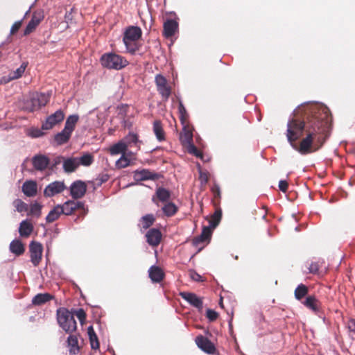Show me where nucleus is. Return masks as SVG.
I'll use <instances>...</instances> for the list:
<instances>
[{"label":"nucleus","instance_id":"1","mask_svg":"<svg viewBox=\"0 0 355 355\" xmlns=\"http://www.w3.org/2000/svg\"><path fill=\"white\" fill-rule=\"evenodd\" d=\"M331 125V116L326 105L306 103L293 111L288 122L287 133H328Z\"/></svg>","mask_w":355,"mask_h":355},{"label":"nucleus","instance_id":"2","mask_svg":"<svg viewBox=\"0 0 355 355\" xmlns=\"http://www.w3.org/2000/svg\"><path fill=\"white\" fill-rule=\"evenodd\" d=\"M291 146L302 155L317 152L327 139V135H286Z\"/></svg>","mask_w":355,"mask_h":355},{"label":"nucleus","instance_id":"3","mask_svg":"<svg viewBox=\"0 0 355 355\" xmlns=\"http://www.w3.org/2000/svg\"><path fill=\"white\" fill-rule=\"evenodd\" d=\"M141 35L142 31L139 26H130L125 29L123 41L127 52L135 54L139 49V40Z\"/></svg>","mask_w":355,"mask_h":355},{"label":"nucleus","instance_id":"4","mask_svg":"<svg viewBox=\"0 0 355 355\" xmlns=\"http://www.w3.org/2000/svg\"><path fill=\"white\" fill-rule=\"evenodd\" d=\"M59 326L67 333L73 334L77 329V323L73 314L66 308H60L56 313Z\"/></svg>","mask_w":355,"mask_h":355},{"label":"nucleus","instance_id":"5","mask_svg":"<svg viewBox=\"0 0 355 355\" xmlns=\"http://www.w3.org/2000/svg\"><path fill=\"white\" fill-rule=\"evenodd\" d=\"M101 64L109 69L120 70L128 64V61L123 56L114 53L103 54L101 58Z\"/></svg>","mask_w":355,"mask_h":355},{"label":"nucleus","instance_id":"6","mask_svg":"<svg viewBox=\"0 0 355 355\" xmlns=\"http://www.w3.org/2000/svg\"><path fill=\"white\" fill-rule=\"evenodd\" d=\"M50 98L49 93H36L26 100L24 103V109L29 112L39 110L41 107L46 105Z\"/></svg>","mask_w":355,"mask_h":355},{"label":"nucleus","instance_id":"7","mask_svg":"<svg viewBox=\"0 0 355 355\" xmlns=\"http://www.w3.org/2000/svg\"><path fill=\"white\" fill-rule=\"evenodd\" d=\"M43 252L42 245L37 242L33 241L29 244V253L31 261L35 267L39 266L42 261Z\"/></svg>","mask_w":355,"mask_h":355},{"label":"nucleus","instance_id":"8","mask_svg":"<svg viewBox=\"0 0 355 355\" xmlns=\"http://www.w3.org/2000/svg\"><path fill=\"white\" fill-rule=\"evenodd\" d=\"M155 81L158 92L164 100H167L171 95V87L168 85L166 78L161 74H157Z\"/></svg>","mask_w":355,"mask_h":355},{"label":"nucleus","instance_id":"9","mask_svg":"<svg viewBox=\"0 0 355 355\" xmlns=\"http://www.w3.org/2000/svg\"><path fill=\"white\" fill-rule=\"evenodd\" d=\"M64 118V112L62 110H58L56 112L46 119L42 125V128L45 130H49L58 123L62 121Z\"/></svg>","mask_w":355,"mask_h":355},{"label":"nucleus","instance_id":"10","mask_svg":"<svg viewBox=\"0 0 355 355\" xmlns=\"http://www.w3.org/2000/svg\"><path fill=\"white\" fill-rule=\"evenodd\" d=\"M66 189L64 182L55 181L48 184L44 191L46 197H53L56 194L62 193Z\"/></svg>","mask_w":355,"mask_h":355},{"label":"nucleus","instance_id":"11","mask_svg":"<svg viewBox=\"0 0 355 355\" xmlns=\"http://www.w3.org/2000/svg\"><path fill=\"white\" fill-rule=\"evenodd\" d=\"M180 295L186 300L190 305L201 311L203 308L202 298L198 297L196 294L190 292H181Z\"/></svg>","mask_w":355,"mask_h":355},{"label":"nucleus","instance_id":"12","mask_svg":"<svg viewBox=\"0 0 355 355\" xmlns=\"http://www.w3.org/2000/svg\"><path fill=\"white\" fill-rule=\"evenodd\" d=\"M171 198V192L164 188L158 187L156 189L155 195L152 197V201L157 206L159 207V202L166 203L169 202Z\"/></svg>","mask_w":355,"mask_h":355},{"label":"nucleus","instance_id":"13","mask_svg":"<svg viewBox=\"0 0 355 355\" xmlns=\"http://www.w3.org/2000/svg\"><path fill=\"white\" fill-rule=\"evenodd\" d=\"M86 191L85 183L80 180L75 181L70 187V193L73 199L81 198L85 196Z\"/></svg>","mask_w":355,"mask_h":355},{"label":"nucleus","instance_id":"14","mask_svg":"<svg viewBox=\"0 0 355 355\" xmlns=\"http://www.w3.org/2000/svg\"><path fill=\"white\" fill-rule=\"evenodd\" d=\"M196 345L205 352L214 354L216 351L214 345L206 337L199 335L196 338Z\"/></svg>","mask_w":355,"mask_h":355},{"label":"nucleus","instance_id":"15","mask_svg":"<svg viewBox=\"0 0 355 355\" xmlns=\"http://www.w3.org/2000/svg\"><path fill=\"white\" fill-rule=\"evenodd\" d=\"M61 208L62 214L69 216L73 214L77 209H84L85 205L82 202L68 200L61 205Z\"/></svg>","mask_w":355,"mask_h":355},{"label":"nucleus","instance_id":"16","mask_svg":"<svg viewBox=\"0 0 355 355\" xmlns=\"http://www.w3.org/2000/svg\"><path fill=\"white\" fill-rule=\"evenodd\" d=\"M302 303L306 308L315 313L320 312L322 309V303L313 295L306 296V299L302 302Z\"/></svg>","mask_w":355,"mask_h":355},{"label":"nucleus","instance_id":"17","mask_svg":"<svg viewBox=\"0 0 355 355\" xmlns=\"http://www.w3.org/2000/svg\"><path fill=\"white\" fill-rule=\"evenodd\" d=\"M162 236L160 230L156 228L150 229L146 234L147 243L153 247H156L160 243Z\"/></svg>","mask_w":355,"mask_h":355},{"label":"nucleus","instance_id":"18","mask_svg":"<svg viewBox=\"0 0 355 355\" xmlns=\"http://www.w3.org/2000/svg\"><path fill=\"white\" fill-rule=\"evenodd\" d=\"M32 162L34 168L37 171H42L47 168L49 164V159L44 155H38L33 157Z\"/></svg>","mask_w":355,"mask_h":355},{"label":"nucleus","instance_id":"19","mask_svg":"<svg viewBox=\"0 0 355 355\" xmlns=\"http://www.w3.org/2000/svg\"><path fill=\"white\" fill-rule=\"evenodd\" d=\"M134 178L137 181L157 180L158 178V175L150 171L149 170L143 169L141 171H135L134 174Z\"/></svg>","mask_w":355,"mask_h":355},{"label":"nucleus","instance_id":"20","mask_svg":"<svg viewBox=\"0 0 355 355\" xmlns=\"http://www.w3.org/2000/svg\"><path fill=\"white\" fill-rule=\"evenodd\" d=\"M178 28V24L173 19H167L164 23V35L166 37L173 36Z\"/></svg>","mask_w":355,"mask_h":355},{"label":"nucleus","instance_id":"21","mask_svg":"<svg viewBox=\"0 0 355 355\" xmlns=\"http://www.w3.org/2000/svg\"><path fill=\"white\" fill-rule=\"evenodd\" d=\"M78 120L79 116L78 114L69 115L66 119L64 128L60 133H72Z\"/></svg>","mask_w":355,"mask_h":355},{"label":"nucleus","instance_id":"22","mask_svg":"<svg viewBox=\"0 0 355 355\" xmlns=\"http://www.w3.org/2000/svg\"><path fill=\"white\" fill-rule=\"evenodd\" d=\"M59 159H64L63 168L67 173H72L79 166L78 157H70L64 159L63 157H59Z\"/></svg>","mask_w":355,"mask_h":355},{"label":"nucleus","instance_id":"23","mask_svg":"<svg viewBox=\"0 0 355 355\" xmlns=\"http://www.w3.org/2000/svg\"><path fill=\"white\" fill-rule=\"evenodd\" d=\"M149 277L153 282L159 283L162 282L164 277V272L161 268L153 266L148 270Z\"/></svg>","mask_w":355,"mask_h":355},{"label":"nucleus","instance_id":"24","mask_svg":"<svg viewBox=\"0 0 355 355\" xmlns=\"http://www.w3.org/2000/svg\"><path fill=\"white\" fill-rule=\"evenodd\" d=\"M42 18L43 17L40 14L34 13L24 30V35H29L32 33L41 22Z\"/></svg>","mask_w":355,"mask_h":355},{"label":"nucleus","instance_id":"25","mask_svg":"<svg viewBox=\"0 0 355 355\" xmlns=\"http://www.w3.org/2000/svg\"><path fill=\"white\" fill-rule=\"evenodd\" d=\"M22 191L28 197H33L37 194V184L35 181H26L22 186Z\"/></svg>","mask_w":355,"mask_h":355},{"label":"nucleus","instance_id":"26","mask_svg":"<svg viewBox=\"0 0 355 355\" xmlns=\"http://www.w3.org/2000/svg\"><path fill=\"white\" fill-rule=\"evenodd\" d=\"M178 110H179V113L180 115V119L182 121V124L183 125L182 133H193V129L190 128L189 126L186 125V119L187 116V113L186 108L184 107L182 101L179 102Z\"/></svg>","mask_w":355,"mask_h":355},{"label":"nucleus","instance_id":"27","mask_svg":"<svg viewBox=\"0 0 355 355\" xmlns=\"http://www.w3.org/2000/svg\"><path fill=\"white\" fill-rule=\"evenodd\" d=\"M69 336L67 338V345L69 348V353L71 354H77L80 352L78 346V338L76 335L69 334Z\"/></svg>","mask_w":355,"mask_h":355},{"label":"nucleus","instance_id":"28","mask_svg":"<svg viewBox=\"0 0 355 355\" xmlns=\"http://www.w3.org/2000/svg\"><path fill=\"white\" fill-rule=\"evenodd\" d=\"M211 235V228L210 227H204L202 231L197 237H195L193 240L194 245H197L200 243L205 242L210 239Z\"/></svg>","mask_w":355,"mask_h":355},{"label":"nucleus","instance_id":"29","mask_svg":"<svg viewBox=\"0 0 355 355\" xmlns=\"http://www.w3.org/2000/svg\"><path fill=\"white\" fill-rule=\"evenodd\" d=\"M33 231V225L25 220L21 222L19 227V233L22 237H28Z\"/></svg>","mask_w":355,"mask_h":355},{"label":"nucleus","instance_id":"30","mask_svg":"<svg viewBox=\"0 0 355 355\" xmlns=\"http://www.w3.org/2000/svg\"><path fill=\"white\" fill-rule=\"evenodd\" d=\"M10 250L16 256H20L24 253L25 248L21 241L15 239L10 244Z\"/></svg>","mask_w":355,"mask_h":355},{"label":"nucleus","instance_id":"31","mask_svg":"<svg viewBox=\"0 0 355 355\" xmlns=\"http://www.w3.org/2000/svg\"><path fill=\"white\" fill-rule=\"evenodd\" d=\"M53 298V296L49 293H39L32 300V304L35 306H41Z\"/></svg>","mask_w":355,"mask_h":355},{"label":"nucleus","instance_id":"32","mask_svg":"<svg viewBox=\"0 0 355 355\" xmlns=\"http://www.w3.org/2000/svg\"><path fill=\"white\" fill-rule=\"evenodd\" d=\"M186 139L188 141V147L187 150L189 153L195 155L197 157L202 158V153L198 149L196 146L191 142L192 141V136L193 135H184Z\"/></svg>","mask_w":355,"mask_h":355},{"label":"nucleus","instance_id":"33","mask_svg":"<svg viewBox=\"0 0 355 355\" xmlns=\"http://www.w3.org/2000/svg\"><path fill=\"white\" fill-rule=\"evenodd\" d=\"M122 141L125 144L126 149L128 147L139 148L140 141L137 138V135H127Z\"/></svg>","mask_w":355,"mask_h":355},{"label":"nucleus","instance_id":"34","mask_svg":"<svg viewBox=\"0 0 355 355\" xmlns=\"http://www.w3.org/2000/svg\"><path fill=\"white\" fill-rule=\"evenodd\" d=\"M164 214L167 217L174 216L178 211V207L172 202L164 203L162 208Z\"/></svg>","mask_w":355,"mask_h":355},{"label":"nucleus","instance_id":"35","mask_svg":"<svg viewBox=\"0 0 355 355\" xmlns=\"http://www.w3.org/2000/svg\"><path fill=\"white\" fill-rule=\"evenodd\" d=\"M62 210L61 208V205H58L57 206L54 207L53 209H51L47 216L46 217V220L47 223H51L56 220L61 214Z\"/></svg>","mask_w":355,"mask_h":355},{"label":"nucleus","instance_id":"36","mask_svg":"<svg viewBox=\"0 0 355 355\" xmlns=\"http://www.w3.org/2000/svg\"><path fill=\"white\" fill-rule=\"evenodd\" d=\"M87 333L89 338V342L91 345V347L93 349H98L99 348V341L98 339V336L94 331V329L92 326H89L87 328Z\"/></svg>","mask_w":355,"mask_h":355},{"label":"nucleus","instance_id":"37","mask_svg":"<svg viewBox=\"0 0 355 355\" xmlns=\"http://www.w3.org/2000/svg\"><path fill=\"white\" fill-rule=\"evenodd\" d=\"M309 288L303 284H299L294 291V295L296 300L300 301L304 297L308 296Z\"/></svg>","mask_w":355,"mask_h":355},{"label":"nucleus","instance_id":"38","mask_svg":"<svg viewBox=\"0 0 355 355\" xmlns=\"http://www.w3.org/2000/svg\"><path fill=\"white\" fill-rule=\"evenodd\" d=\"M26 67H27V64L25 62H23L19 68H17L16 70L10 72L9 73L8 80L18 79L20 77H21L23 73L25 71Z\"/></svg>","mask_w":355,"mask_h":355},{"label":"nucleus","instance_id":"39","mask_svg":"<svg viewBox=\"0 0 355 355\" xmlns=\"http://www.w3.org/2000/svg\"><path fill=\"white\" fill-rule=\"evenodd\" d=\"M222 218V211L220 209H217L214 214L211 216L209 220L210 227L212 229L216 228L219 224Z\"/></svg>","mask_w":355,"mask_h":355},{"label":"nucleus","instance_id":"40","mask_svg":"<svg viewBox=\"0 0 355 355\" xmlns=\"http://www.w3.org/2000/svg\"><path fill=\"white\" fill-rule=\"evenodd\" d=\"M140 221L142 228L146 230L153 225L155 218L153 214H149L142 216Z\"/></svg>","mask_w":355,"mask_h":355},{"label":"nucleus","instance_id":"41","mask_svg":"<svg viewBox=\"0 0 355 355\" xmlns=\"http://www.w3.org/2000/svg\"><path fill=\"white\" fill-rule=\"evenodd\" d=\"M126 150L125 144L123 143L122 140L115 144L110 148L111 155H118L119 153H124Z\"/></svg>","mask_w":355,"mask_h":355},{"label":"nucleus","instance_id":"42","mask_svg":"<svg viewBox=\"0 0 355 355\" xmlns=\"http://www.w3.org/2000/svg\"><path fill=\"white\" fill-rule=\"evenodd\" d=\"M93 162L94 156L89 153H86L80 157H78V166L83 165L85 166H89L93 163Z\"/></svg>","mask_w":355,"mask_h":355},{"label":"nucleus","instance_id":"43","mask_svg":"<svg viewBox=\"0 0 355 355\" xmlns=\"http://www.w3.org/2000/svg\"><path fill=\"white\" fill-rule=\"evenodd\" d=\"M71 135H55L53 144L60 146L67 143Z\"/></svg>","mask_w":355,"mask_h":355},{"label":"nucleus","instance_id":"44","mask_svg":"<svg viewBox=\"0 0 355 355\" xmlns=\"http://www.w3.org/2000/svg\"><path fill=\"white\" fill-rule=\"evenodd\" d=\"M13 205L18 212H24L28 210V205L21 199H16L13 201Z\"/></svg>","mask_w":355,"mask_h":355},{"label":"nucleus","instance_id":"45","mask_svg":"<svg viewBox=\"0 0 355 355\" xmlns=\"http://www.w3.org/2000/svg\"><path fill=\"white\" fill-rule=\"evenodd\" d=\"M41 209L42 205H40L37 202H35L31 205L29 214L35 216L38 218L41 215Z\"/></svg>","mask_w":355,"mask_h":355},{"label":"nucleus","instance_id":"46","mask_svg":"<svg viewBox=\"0 0 355 355\" xmlns=\"http://www.w3.org/2000/svg\"><path fill=\"white\" fill-rule=\"evenodd\" d=\"M188 272H189V277L192 280L197 282H200L204 281L203 277L200 275H199L198 272H196L194 270H189Z\"/></svg>","mask_w":355,"mask_h":355},{"label":"nucleus","instance_id":"47","mask_svg":"<svg viewBox=\"0 0 355 355\" xmlns=\"http://www.w3.org/2000/svg\"><path fill=\"white\" fill-rule=\"evenodd\" d=\"M206 317L210 322H214L218 318V313L212 309H208L207 310Z\"/></svg>","mask_w":355,"mask_h":355},{"label":"nucleus","instance_id":"48","mask_svg":"<svg viewBox=\"0 0 355 355\" xmlns=\"http://www.w3.org/2000/svg\"><path fill=\"white\" fill-rule=\"evenodd\" d=\"M109 175L107 174L99 175L94 180V184L96 186H101L103 183L107 182L109 180Z\"/></svg>","mask_w":355,"mask_h":355},{"label":"nucleus","instance_id":"49","mask_svg":"<svg viewBox=\"0 0 355 355\" xmlns=\"http://www.w3.org/2000/svg\"><path fill=\"white\" fill-rule=\"evenodd\" d=\"M75 315L80 320V323H83L86 320V313L83 309H79L75 311Z\"/></svg>","mask_w":355,"mask_h":355},{"label":"nucleus","instance_id":"50","mask_svg":"<svg viewBox=\"0 0 355 355\" xmlns=\"http://www.w3.org/2000/svg\"><path fill=\"white\" fill-rule=\"evenodd\" d=\"M199 179L202 184H206L209 180V174L207 171H200Z\"/></svg>","mask_w":355,"mask_h":355},{"label":"nucleus","instance_id":"51","mask_svg":"<svg viewBox=\"0 0 355 355\" xmlns=\"http://www.w3.org/2000/svg\"><path fill=\"white\" fill-rule=\"evenodd\" d=\"M319 269L320 266L317 262H312L309 267V271L312 274H317L319 271Z\"/></svg>","mask_w":355,"mask_h":355},{"label":"nucleus","instance_id":"52","mask_svg":"<svg viewBox=\"0 0 355 355\" xmlns=\"http://www.w3.org/2000/svg\"><path fill=\"white\" fill-rule=\"evenodd\" d=\"M288 187V184L287 181L286 180H280L279 182V189L284 192L286 193L287 191Z\"/></svg>","mask_w":355,"mask_h":355},{"label":"nucleus","instance_id":"53","mask_svg":"<svg viewBox=\"0 0 355 355\" xmlns=\"http://www.w3.org/2000/svg\"><path fill=\"white\" fill-rule=\"evenodd\" d=\"M154 133H162V127L159 121H155L153 124Z\"/></svg>","mask_w":355,"mask_h":355},{"label":"nucleus","instance_id":"54","mask_svg":"<svg viewBox=\"0 0 355 355\" xmlns=\"http://www.w3.org/2000/svg\"><path fill=\"white\" fill-rule=\"evenodd\" d=\"M21 25V21L15 22L10 28V33L14 34L15 33H16L19 29Z\"/></svg>","mask_w":355,"mask_h":355},{"label":"nucleus","instance_id":"55","mask_svg":"<svg viewBox=\"0 0 355 355\" xmlns=\"http://www.w3.org/2000/svg\"><path fill=\"white\" fill-rule=\"evenodd\" d=\"M211 191H212L215 198H220V188L218 186L215 185L211 189Z\"/></svg>","mask_w":355,"mask_h":355},{"label":"nucleus","instance_id":"56","mask_svg":"<svg viewBox=\"0 0 355 355\" xmlns=\"http://www.w3.org/2000/svg\"><path fill=\"white\" fill-rule=\"evenodd\" d=\"M347 325L349 331L355 333V319L349 320Z\"/></svg>","mask_w":355,"mask_h":355},{"label":"nucleus","instance_id":"57","mask_svg":"<svg viewBox=\"0 0 355 355\" xmlns=\"http://www.w3.org/2000/svg\"><path fill=\"white\" fill-rule=\"evenodd\" d=\"M119 164H121V166L124 168L128 166L129 160L126 158L122 157L119 160Z\"/></svg>","mask_w":355,"mask_h":355},{"label":"nucleus","instance_id":"58","mask_svg":"<svg viewBox=\"0 0 355 355\" xmlns=\"http://www.w3.org/2000/svg\"><path fill=\"white\" fill-rule=\"evenodd\" d=\"M96 117L98 118L99 121H98L97 125H99L101 123V119L103 118V113L96 114Z\"/></svg>","mask_w":355,"mask_h":355},{"label":"nucleus","instance_id":"59","mask_svg":"<svg viewBox=\"0 0 355 355\" xmlns=\"http://www.w3.org/2000/svg\"><path fill=\"white\" fill-rule=\"evenodd\" d=\"M156 137L159 141L165 140V135H156Z\"/></svg>","mask_w":355,"mask_h":355},{"label":"nucleus","instance_id":"60","mask_svg":"<svg viewBox=\"0 0 355 355\" xmlns=\"http://www.w3.org/2000/svg\"><path fill=\"white\" fill-rule=\"evenodd\" d=\"M31 136V137L33 138H36V137H38L39 136H41L42 135H36V134H34V135H30Z\"/></svg>","mask_w":355,"mask_h":355},{"label":"nucleus","instance_id":"61","mask_svg":"<svg viewBox=\"0 0 355 355\" xmlns=\"http://www.w3.org/2000/svg\"><path fill=\"white\" fill-rule=\"evenodd\" d=\"M219 304H220V306L222 308L223 307V299H222V298H220V300Z\"/></svg>","mask_w":355,"mask_h":355},{"label":"nucleus","instance_id":"62","mask_svg":"<svg viewBox=\"0 0 355 355\" xmlns=\"http://www.w3.org/2000/svg\"><path fill=\"white\" fill-rule=\"evenodd\" d=\"M96 112L94 111L89 112V115L92 116H93Z\"/></svg>","mask_w":355,"mask_h":355},{"label":"nucleus","instance_id":"63","mask_svg":"<svg viewBox=\"0 0 355 355\" xmlns=\"http://www.w3.org/2000/svg\"><path fill=\"white\" fill-rule=\"evenodd\" d=\"M200 139L199 135H198L197 139Z\"/></svg>","mask_w":355,"mask_h":355}]
</instances>
